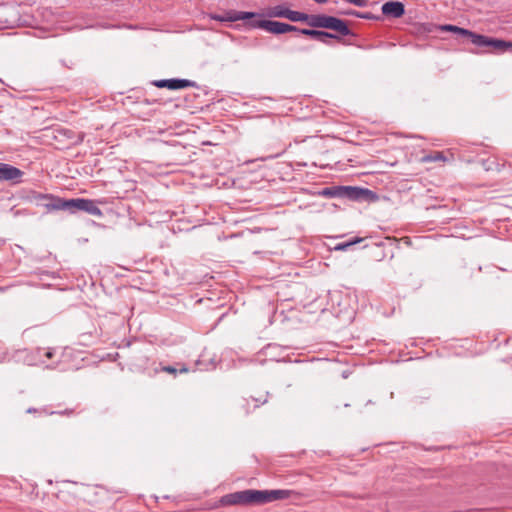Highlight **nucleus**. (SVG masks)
<instances>
[{
	"instance_id": "nucleus-1",
	"label": "nucleus",
	"mask_w": 512,
	"mask_h": 512,
	"mask_svg": "<svg viewBox=\"0 0 512 512\" xmlns=\"http://www.w3.org/2000/svg\"><path fill=\"white\" fill-rule=\"evenodd\" d=\"M292 494L291 490H253L247 489L229 493L221 498L223 505H261L276 500L287 499Z\"/></svg>"
},
{
	"instance_id": "nucleus-2",
	"label": "nucleus",
	"mask_w": 512,
	"mask_h": 512,
	"mask_svg": "<svg viewBox=\"0 0 512 512\" xmlns=\"http://www.w3.org/2000/svg\"><path fill=\"white\" fill-rule=\"evenodd\" d=\"M320 195L333 198V197H344L353 201H366L374 202L378 199L375 192L367 188L352 187V186H333L326 187Z\"/></svg>"
},
{
	"instance_id": "nucleus-3",
	"label": "nucleus",
	"mask_w": 512,
	"mask_h": 512,
	"mask_svg": "<svg viewBox=\"0 0 512 512\" xmlns=\"http://www.w3.org/2000/svg\"><path fill=\"white\" fill-rule=\"evenodd\" d=\"M309 26L313 28L330 29L341 36H353L355 33L348 27L346 21L325 14H311Z\"/></svg>"
},
{
	"instance_id": "nucleus-4",
	"label": "nucleus",
	"mask_w": 512,
	"mask_h": 512,
	"mask_svg": "<svg viewBox=\"0 0 512 512\" xmlns=\"http://www.w3.org/2000/svg\"><path fill=\"white\" fill-rule=\"evenodd\" d=\"M249 28L256 29H264L267 32L272 34L280 35L288 32H297L299 30L298 27L274 20H252L246 23Z\"/></svg>"
},
{
	"instance_id": "nucleus-5",
	"label": "nucleus",
	"mask_w": 512,
	"mask_h": 512,
	"mask_svg": "<svg viewBox=\"0 0 512 512\" xmlns=\"http://www.w3.org/2000/svg\"><path fill=\"white\" fill-rule=\"evenodd\" d=\"M471 42L478 47H490L492 50L497 52H505L508 49H512V42L491 38L477 33L472 35Z\"/></svg>"
},
{
	"instance_id": "nucleus-6",
	"label": "nucleus",
	"mask_w": 512,
	"mask_h": 512,
	"mask_svg": "<svg viewBox=\"0 0 512 512\" xmlns=\"http://www.w3.org/2000/svg\"><path fill=\"white\" fill-rule=\"evenodd\" d=\"M78 210L85 211L93 216L102 215L101 209L94 200L84 198L67 199V211L74 213Z\"/></svg>"
},
{
	"instance_id": "nucleus-7",
	"label": "nucleus",
	"mask_w": 512,
	"mask_h": 512,
	"mask_svg": "<svg viewBox=\"0 0 512 512\" xmlns=\"http://www.w3.org/2000/svg\"><path fill=\"white\" fill-rule=\"evenodd\" d=\"M34 200L38 206L45 208L47 211H67V199H63L52 194L37 193L34 196Z\"/></svg>"
},
{
	"instance_id": "nucleus-8",
	"label": "nucleus",
	"mask_w": 512,
	"mask_h": 512,
	"mask_svg": "<svg viewBox=\"0 0 512 512\" xmlns=\"http://www.w3.org/2000/svg\"><path fill=\"white\" fill-rule=\"evenodd\" d=\"M262 15L257 12H248V11H236V10H227L223 14H209V18L219 22H235L239 20H250L261 17Z\"/></svg>"
},
{
	"instance_id": "nucleus-9",
	"label": "nucleus",
	"mask_w": 512,
	"mask_h": 512,
	"mask_svg": "<svg viewBox=\"0 0 512 512\" xmlns=\"http://www.w3.org/2000/svg\"><path fill=\"white\" fill-rule=\"evenodd\" d=\"M153 84L158 88H168L170 90H179L187 87L197 86L196 82L194 81L176 78L157 80Z\"/></svg>"
},
{
	"instance_id": "nucleus-10",
	"label": "nucleus",
	"mask_w": 512,
	"mask_h": 512,
	"mask_svg": "<svg viewBox=\"0 0 512 512\" xmlns=\"http://www.w3.org/2000/svg\"><path fill=\"white\" fill-rule=\"evenodd\" d=\"M24 172L10 164L0 162V181L20 182Z\"/></svg>"
},
{
	"instance_id": "nucleus-11",
	"label": "nucleus",
	"mask_w": 512,
	"mask_h": 512,
	"mask_svg": "<svg viewBox=\"0 0 512 512\" xmlns=\"http://www.w3.org/2000/svg\"><path fill=\"white\" fill-rule=\"evenodd\" d=\"M297 32L302 35L309 36V37H311L315 40H318L324 44H329V42L327 40L328 38L340 40L339 35L333 34L330 32H326V31H322V30H318V29L299 28V30H297Z\"/></svg>"
},
{
	"instance_id": "nucleus-12",
	"label": "nucleus",
	"mask_w": 512,
	"mask_h": 512,
	"mask_svg": "<svg viewBox=\"0 0 512 512\" xmlns=\"http://www.w3.org/2000/svg\"><path fill=\"white\" fill-rule=\"evenodd\" d=\"M381 11L387 17L400 18L405 14V6L400 1H388L382 5Z\"/></svg>"
},
{
	"instance_id": "nucleus-13",
	"label": "nucleus",
	"mask_w": 512,
	"mask_h": 512,
	"mask_svg": "<svg viewBox=\"0 0 512 512\" xmlns=\"http://www.w3.org/2000/svg\"><path fill=\"white\" fill-rule=\"evenodd\" d=\"M438 31H441V32H453L455 34L468 37V38H470L471 41H472V35H474V32H472V31H470L468 29H464V28H461V27H458V26H455V25H451V24L439 25L438 26Z\"/></svg>"
},
{
	"instance_id": "nucleus-14",
	"label": "nucleus",
	"mask_w": 512,
	"mask_h": 512,
	"mask_svg": "<svg viewBox=\"0 0 512 512\" xmlns=\"http://www.w3.org/2000/svg\"><path fill=\"white\" fill-rule=\"evenodd\" d=\"M26 412L29 414H31V413H39V414H46V415L58 414V415L69 417V416H72L75 414V409L67 408V409L61 410V411H51V410H48L46 407L41 408V409L30 407L26 410Z\"/></svg>"
},
{
	"instance_id": "nucleus-15",
	"label": "nucleus",
	"mask_w": 512,
	"mask_h": 512,
	"mask_svg": "<svg viewBox=\"0 0 512 512\" xmlns=\"http://www.w3.org/2000/svg\"><path fill=\"white\" fill-rule=\"evenodd\" d=\"M311 19V14H307L300 11H294L290 9L288 14V20L293 22H305L309 26V22Z\"/></svg>"
},
{
	"instance_id": "nucleus-16",
	"label": "nucleus",
	"mask_w": 512,
	"mask_h": 512,
	"mask_svg": "<svg viewBox=\"0 0 512 512\" xmlns=\"http://www.w3.org/2000/svg\"><path fill=\"white\" fill-rule=\"evenodd\" d=\"M364 240V238L362 237H355L349 241H346V242H342V243H339L335 246V250H338V251H345L347 250L349 247L355 245V244H358V243H361L362 241Z\"/></svg>"
},
{
	"instance_id": "nucleus-17",
	"label": "nucleus",
	"mask_w": 512,
	"mask_h": 512,
	"mask_svg": "<svg viewBox=\"0 0 512 512\" xmlns=\"http://www.w3.org/2000/svg\"><path fill=\"white\" fill-rule=\"evenodd\" d=\"M438 26L432 23H422L418 25L417 31L418 33L429 34L438 31Z\"/></svg>"
},
{
	"instance_id": "nucleus-18",
	"label": "nucleus",
	"mask_w": 512,
	"mask_h": 512,
	"mask_svg": "<svg viewBox=\"0 0 512 512\" xmlns=\"http://www.w3.org/2000/svg\"><path fill=\"white\" fill-rule=\"evenodd\" d=\"M161 371L176 375L178 372L179 373H187L189 371V369L185 365H181V367L179 369H177L173 366L167 365V366H162Z\"/></svg>"
},
{
	"instance_id": "nucleus-19",
	"label": "nucleus",
	"mask_w": 512,
	"mask_h": 512,
	"mask_svg": "<svg viewBox=\"0 0 512 512\" xmlns=\"http://www.w3.org/2000/svg\"><path fill=\"white\" fill-rule=\"evenodd\" d=\"M268 392L262 393L259 396H251L253 402L255 403V407H259L262 404H265L268 401Z\"/></svg>"
},
{
	"instance_id": "nucleus-20",
	"label": "nucleus",
	"mask_w": 512,
	"mask_h": 512,
	"mask_svg": "<svg viewBox=\"0 0 512 512\" xmlns=\"http://www.w3.org/2000/svg\"><path fill=\"white\" fill-rule=\"evenodd\" d=\"M37 353L39 355L40 358L42 357H45L47 358L48 360L51 359L54 354H55V351L53 349H46V348H38L37 349Z\"/></svg>"
},
{
	"instance_id": "nucleus-21",
	"label": "nucleus",
	"mask_w": 512,
	"mask_h": 512,
	"mask_svg": "<svg viewBox=\"0 0 512 512\" xmlns=\"http://www.w3.org/2000/svg\"><path fill=\"white\" fill-rule=\"evenodd\" d=\"M290 12V9L289 8H281V7H277L275 9V11L271 14V16H274V17H282V18H286L288 19V14Z\"/></svg>"
},
{
	"instance_id": "nucleus-22",
	"label": "nucleus",
	"mask_w": 512,
	"mask_h": 512,
	"mask_svg": "<svg viewBox=\"0 0 512 512\" xmlns=\"http://www.w3.org/2000/svg\"><path fill=\"white\" fill-rule=\"evenodd\" d=\"M359 18L366 20H381V16L372 14L371 12H360Z\"/></svg>"
},
{
	"instance_id": "nucleus-23",
	"label": "nucleus",
	"mask_w": 512,
	"mask_h": 512,
	"mask_svg": "<svg viewBox=\"0 0 512 512\" xmlns=\"http://www.w3.org/2000/svg\"><path fill=\"white\" fill-rule=\"evenodd\" d=\"M445 157L443 156V154L441 152H435L433 155H430L427 157V160H430V161H440V160H444Z\"/></svg>"
},
{
	"instance_id": "nucleus-24",
	"label": "nucleus",
	"mask_w": 512,
	"mask_h": 512,
	"mask_svg": "<svg viewBox=\"0 0 512 512\" xmlns=\"http://www.w3.org/2000/svg\"><path fill=\"white\" fill-rule=\"evenodd\" d=\"M347 3L353 4L358 7H365L368 3V0H345Z\"/></svg>"
},
{
	"instance_id": "nucleus-25",
	"label": "nucleus",
	"mask_w": 512,
	"mask_h": 512,
	"mask_svg": "<svg viewBox=\"0 0 512 512\" xmlns=\"http://www.w3.org/2000/svg\"><path fill=\"white\" fill-rule=\"evenodd\" d=\"M341 14L342 15H347V16H355V17L359 18L360 12L356 11V10H348V11H345V12H341Z\"/></svg>"
},
{
	"instance_id": "nucleus-26",
	"label": "nucleus",
	"mask_w": 512,
	"mask_h": 512,
	"mask_svg": "<svg viewBox=\"0 0 512 512\" xmlns=\"http://www.w3.org/2000/svg\"><path fill=\"white\" fill-rule=\"evenodd\" d=\"M318 4H325L327 0H314Z\"/></svg>"
},
{
	"instance_id": "nucleus-27",
	"label": "nucleus",
	"mask_w": 512,
	"mask_h": 512,
	"mask_svg": "<svg viewBox=\"0 0 512 512\" xmlns=\"http://www.w3.org/2000/svg\"><path fill=\"white\" fill-rule=\"evenodd\" d=\"M510 157L512 158V154L510 155Z\"/></svg>"
}]
</instances>
